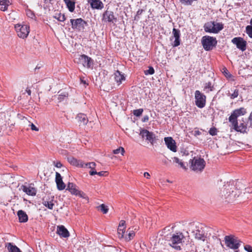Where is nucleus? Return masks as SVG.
I'll return each mask as SVG.
<instances>
[{"label":"nucleus","instance_id":"obj_46","mask_svg":"<svg viewBox=\"0 0 252 252\" xmlns=\"http://www.w3.org/2000/svg\"><path fill=\"white\" fill-rule=\"evenodd\" d=\"M222 72L226 78H230L231 75L229 73L228 70L225 67H223L222 69Z\"/></svg>","mask_w":252,"mask_h":252},{"label":"nucleus","instance_id":"obj_40","mask_svg":"<svg viewBox=\"0 0 252 252\" xmlns=\"http://www.w3.org/2000/svg\"><path fill=\"white\" fill-rule=\"evenodd\" d=\"M106 173V171H100L99 172H97L95 170H91L89 172L90 174L92 176L97 174V175H99V176H105V174Z\"/></svg>","mask_w":252,"mask_h":252},{"label":"nucleus","instance_id":"obj_33","mask_svg":"<svg viewBox=\"0 0 252 252\" xmlns=\"http://www.w3.org/2000/svg\"><path fill=\"white\" fill-rule=\"evenodd\" d=\"M58 93L59 94L58 96L59 102H61L62 101L64 100L65 99L67 98L68 96V94L66 91H60Z\"/></svg>","mask_w":252,"mask_h":252},{"label":"nucleus","instance_id":"obj_50","mask_svg":"<svg viewBox=\"0 0 252 252\" xmlns=\"http://www.w3.org/2000/svg\"><path fill=\"white\" fill-rule=\"evenodd\" d=\"M244 249L248 252H252V247L250 245H246Z\"/></svg>","mask_w":252,"mask_h":252},{"label":"nucleus","instance_id":"obj_25","mask_svg":"<svg viewBox=\"0 0 252 252\" xmlns=\"http://www.w3.org/2000/svg\"><path fill=\"white\" fill-rule=\"evenodd\" d=\"M80 126L86 125L88 122V119L86 115L84 114H79L76 117Z\"/></svg>","mask_w":252,"mask_h":252},{"label":"nucleus","instance_id":"obj_58","mask_svg":"<svg viewBox=\"0 0 252 252\" xmlns=\"http://www.w3.org/2000/svg\"><path fill=\"white\" fill-rule=\"evenodd\" d=\"M250 24L251 25V26H252V19L250 21Z\"/></svg>","mask_w":252,"mask_h":252},{"label":"nucleus","instance_id":"obj_43","mask_svg":"<svg viewBox=\"0 0 252 252\" xmlns=\"http://www.w3.org/2000/svg\"><path fill=\"white\" fill-rule=\"evenodd\" d=\"M143 112V109L142 108L136 109L133 111V114L136 117L140 116Z\"/></svg>","mask_w":252,"mask_h":252},{"label":"nucleus","instance_id":"obj_15","mask_svg":"<svg viewBox=\"0 0 252 252\" xmlns=\"http://www.w3.org/2000/svg\"><path fill=\"white\" fill-rule=\"evenodd\" d=\"M103 20L114 23L117 21V18L115 17L114 13L111 11L106 10L103 14Z\"/></svg>","mask_w":252,"mask_h":252},{"label":"nucleus","instance_id":"obj_59","mask_svg":"<svg viewBox=\"0 0 252 252\" xmlns=\"http://www.w3.org/2000/svg\"><path fill=\"white\" fill-rule=\"evenodd\" d=\"M235 252H238V251H236Z\"/></svg>","mask_w":252,"mask_h":252},{"label":"nucleus","instance_id":"obj_32","mask_svg":"<svg viewBox=\"0 0 252 252\" xmlns=\"http://www.w3.org/2000/svg\"><path fill=\"white\" fill-rule=\"evenodd\" d=\"M69 11L72 12L75 9V2L70 0H63Z\"/></svg>","mask_w":252,"mask_h":252},{"label":"nucleus","instance_id":"obj_52","mask_svg":"<svg viewBox=\"0 0 252 252\" xmlns=\"http://www.w3.org/2000/svg\"><path fill=\"white\" fill-rule=\"evenodd\" d=\"M144 176L147 178H149L150 175L148 172H145L144 173Z\"/></svg>","mask_w":252,"mask_h":252},{"label":"nucleus","instance_id":"obj_44","mask_svg":"<svg viewBox=\"0 0 252 252\" xmlns=\"http://www.w3.org/2000/svg\"><path fill=\"white\" fill-rule=\"evenodd\" d=\"M120 152L121 153L122 155H123L124 153H125V150L122 147H119V148H118V149H117L116 150H114L113 151V153L114 154H118Z\"/></svg>","mask_w":252,"mask_h":252},{"label":"nucleus","instance_id":"obj_30","mask_svg":"<svg viewBox=\"0 0 252 252\" xmlns=\"http://www.w3.org/2000/svg\"><path fill=\"white\" fill-rule=\"evenodd\" d=\"M6 247H7L9 252H22L19 248L11 243H8L6 245Z\"/></svg>","mask_w":252,"mask_h":252},{"label":"nucleus","instance_id":"obj_19","mask_svg":"<svg viewBox=\"0 0 252 252\" xmlns=\"http://www.w3.org/2000/svg\"><path fill=\"white\" fill-rule=\"evenodd\" d=\"M173 37L175 40L172 43V46L174 47H177L180 44V31L178 29L174 28L172 31Z\"/></svg>","mask_w":252,"mask_h":252},{"label":"nucleus","instance_id":"obj_48","mask_svg":"<svg viewBox=\"0 0 252 252\" xmlns=\"http://www.w3.org/2000/svg\"><path fill=\"white\" fill-rule=\"evenodd\" d=\"M238 94H239L238 90H235L234 91L233 93L231 94V96H230L231 98L233 99V98L237 97L238 95Z\"/></svg>","mask_w":252,"mask_h":252},{"label":"nucleus","instance_id":"obj_18","mask_svg":"<svg viewBox=\"0 0 252 252\" xmlns=\"http://www.w3.org/2000/svg\"><path fill=\"white\" fill-rule=\"evenodd\" d=\"M55 181L57 184V189L59 190H62L65 189V185L63 181L62 177L58 172L56 173Z\"/></svg>","mask_w":252,"mask_h":252},{"label":"nucleus","instance_id":"obj_7","mask_svg":"<svg viewBox=\"0 0 252 252\" xmlns=\"http://www.w3.org/2000/svg\"><path fill=\"white\" fill-rule=\"evenodd\" d=\"M15 29L18 36L23 39L27 37L30 32V27L28 25L16 24Z\"/></svg>","mask_w":252,"mask_h":252},{"label":"nucleus","instance_id":"obj_20","mask_svg":"<svg viewBox=\"0 0 252 252\" xmlns=\"http://www.w3.org/2000/svg\"><path fill=\"white\" fill-rule=\"evenodd\" d=\"M57 233L63 238H68L69 236V233L67 229L63 225H59L57 228Z\"/></svg>","mask_w":252,"mask_h":252},{"label":"nucleus","instance_id":"obj_28","mask_svg":"<svg viewBox=\"0 0 252 252\" xmlns=\"http://www.w3.org/2000/svg\"><path fill=\"white\" fill-rule=\"evenodd\" d=\"M114 78L115 80L117 82V83L119 85L120 84L122 81L125 80V77L123 74L121 73V72L117 70L114 73Z\"/></svg>","mask_w":252,"mask_h":252},{"label":"nucleus","instance_id":"obj_51","mask_svg":"<svg viewBox=\"0 0 252 252\" xmlns=\"http://www.w3.org/2000/svg\"><path fill=\"white\" fill-rule=\"evenodd\" d=\"M55 166L58 168H61L62 166V164L61 163V162H57L55 164Z\"/></svg>","mask_w":252,"mask_h":252},{"label":"nucleus","instance_id":"obj_22","mask_svg":"<svg viewBox=\"0 0 252 252\" xmlns=\"http://www.w3.org/2000/svg\"><path fill=\"white\" fill-rule=\"evenodd\" d=\"M79 60L82 63L83 66L89 68L92 65V59L87 55H82L80 56Z\"/></svg>","mask_w":252,"mask_h":252},{"label":"nucleus","instance_id":"obj_23","mask_svg":"<svg viewBox=\"0 0 252 252\" xmlns=\"http://www.w3.org/2000/svg\"><path fill=\"white\" fill-rule=\"evenodd\" d=\"M88 1L93 9H101L103 7V4L100 0H88Z\"/></svg>","mask_w":252,"mask_h":252},{"label":"nucleus","instance_id":"obj_34","mask_svg":"<svg viewBox=\"0 0 252 252\" xmlns=\"http://www.w3.org/2000/svg\"><path fill=\"white\" fill-rule=\"evenodd\" d=\"M128 234L125 235L124 239L126 241H129L132 239H133L135 236V232L133 230H131L130 228H129L127 230Z\"/></svg>","mask_w":252,"mask_h":252},{"label":"nucleus","instance_id":"obj_53","mask_svg":"<svg viewBox=\"0 0 252 252\" xmlns=\"http://www.w3.org/2000/svg\"><path fill=\"white\" fill-rule=\"evenodd\" d=\"M249 121H250L251 123H252V111L250 114V116L248 118Z\"/></svg>","mask_w":252,"mask_h":252},{"label":"nucleus","instance_id":"obj_36","mask_svg":"<svg viewBox=\"0 0 252 252\" xmlns=\"http://www.w3.org/2000/svg\"><path fill=\"white\" fill-rule=\"evenodd\" d=\"M173 161L176 163H178V165L180 166V167L186 169V166L185 165L183 162L180 160L179 158L177 157H174L173 158Z\"/></svg>","mask_w":252,"mask_h":252},{"label":"nucleus","instance_id":"obj_17","mask_svg":"<svg viewBox=\"0 0 252 252\" xmlns=\"http://www.w3.org/2000/svg\"><path fill=\"white\" fill-rule=\"evenodd\" d=\"M233 129L237 131L240 132L241 133H247V125L244 124V123H240L239 125H238V123L237 122V123H234L231 124Z\"/></svg>","mask_w":252,"mask_h":252},{"label":"nucleus","instance_id":"obj_41","mask_svg":"<svg viewBox=\"0 0 252 252\" xmlns=\"http://www.w3.org/2000/svg\"><path fill=\"white\" fill-rule=\"evenodd\" d=\"M155 70L152 66H149V69L144 71V73L145 75H152L154 74Z\"/></svg>","mask_w":252,"mask_h":252},{"label":"nucleus","instance_id":"obj_56","mask_svg":"<svg viewBox=\"0 0 252 252\" xmlns=\"http://www.w3.org/2000/svg\"><path fill=\"white\" fill-rule=\"evenodd\" d=\"M26 91L29 95L31 94V91L30 90L27 89Z\"/></svg>","mask_w":252,"mask_h":252},{"label":"nucleus","instance_id":"obj_24","mask_svg":"<svg viewBox=\"0 0 252 252\" xmlns=\"http://www.w3.org/2000/svg\"><path fill=\"white\" fill-rule=\"evenodd\" d=\"M53 201L54 196H52L51 198H49L48 199L47 197H44L43 199L42 204L48 209L52 210L54 206Z\"/></svg>","mask_w":252,"mask_h":252},{"label":"nucleus","instance_id":"obj_26","mask_svg":"<svg viewBox=\"0 0 252 252\" xmlns=\"http://www.w3.org/2000/svg\"><path fill=\"white\" fill-rule=\"evenodd\" d=\"M68 161L72 165L78 167H83L84 166V163L80 160H77L73 157H69L67 158Z\"/></svg>","mask_w":252,"mask_h":252},{"label":"nucleus","instance_id":"obj_29","mask_svg":"<svg viewBox=\"0 0 252 252\" xmlns=\"http://www.w3.org/2000/svg\"><path fill=\"white\" fill-rule=\"evenodd\" d=\"M11 4L9 0H0V9L5 11L7 10L8 7Z\"/></svg>","mask_w":252,"mask_h":252},{"label":"nucleus","instance_id":"obj_35","mask_svg":"<svg viewBox=\"0 0 252 252\" xmlns=\"http://www.w3.org/2000/svg\"><path fill=\"white\" fill-rule=\"evenodd\" d=\"M194 235L196 239L203 241L205 240V236L202 231L199 229L196 230L194 231Z\"/></svg>","mask_w":252,"mask_h":252},{"label":"nucleus","instance_id":"obj_1","mask_svg":"<svg viewBox=\"0 0 252 252\" xmlns=\"http://www.w3.org/2000/svg\"><path fill=\"white\" fill-rule=\"evenodd\" d=\"M239 189L234 185L233 183H227L224 185L222 189L221 190L222 197L228 203L233 202L236 198L240 194Z\"/></svg>","mask_w":252,"mask_h":252},{"label":"nucleus","instance_id":"obj_39","mask_svg":"<svg viewBox=\"0 0 252 252\" xmlns=\"http://www.w3.org/2000/svg\"><path fill=\"white\" fill-rule=\"evenodd\" d=\"M84 166L83 167H87L91 169V170H95L94 168L96 166L95 162H92L87 163H84Z\"/></svg>","mask_w":252,"mask_h":252},{"label":"nucleus","instance_id":"obj_57","mask_svg":"<svg viewBox=\"0 0 252 252\" xmlns=\"http://www.w3.org/2000/svg\"><path fill=\"white\" fill-rule=\"evenodd\" d=\"M143 12V10H139L137 12V15H140Z\"/></svg>","mask_w":252,"mask_h":252},{"label":"nucleus","instance_id":"obj_37","mask_svg":"<svg viewBox=\"0 0 252 252\" xmlns=\"http://www.w3.org/2000/svg\"><path fill=\"white\" fill-rule=\"evenodd\" d=\"M54 18L57 19L59 21L63 22L65 20L64 14L59 13L54 16Z\"/></svg>","mask_w":252,"mask_h":252},{"label":"nucleus","instance_id":"obj_45","mask_svg":"<svg viewBox=\"0 0 252 252\" xmlns=\"http://www.w3.org/2000/svg\"><path fill=\"white\" fill-rule=\"evenodd\" d=\"M246 32L249 37L252 38V26H247L246 28Z\"/></svg>","mask_w":252,"mask_h":252},{"label":"nucleus","instance_id":"obj_31","mask_svg":"<svg viewBox=\"0 0 252 252\" xmlns=\"http://www.w3.org/2000/svg\"><path fill=\"white\" fill-rule=\"evenodd\" d=\"M215 90L214 84L211 82H206L204 84V91L206 93L213 91Z\"/></svg>","mask_w":252,"mask_h":252},{"label":"nucleus","instance_id":"obj_4","mask_svg":"<svg viewBox=\"0 0 252 252\" xmlns=\"http://www.w3.org/2000/svg\"><path fill=\"white\" fill-rule=\"evenodd\" d=\"M201 43L203 47L206 51H210L212 50L214 47H216L217 44V41L215 37L205 35L202 37Z\"/></svg>","mask_w":252,"mask_h":252},{"label":"nucleus","instance_id":"obj_6","mask_svg":"<svg viewBox=\"0 0 252 252\" xmlns=\"http://www.w3.org/2000/svg\"><path fill=\"white\" fill-rule=\"evenodd\" d=\"M226 246L231 249L236 250L240 247V241L233 235H227L224 237Z\"/></svg>","mask_w":252,"mask_h":252},{"label":"nucleus","instance_id":"obj_16","mask_svg":"<svg viewBox=\"0 0 252 252\" xmlns=\"http://www.w3.org/2000/svg\"><path fill=\"white\" fill-rule=\"evenodd\" d=\"M21 189L24 192L29 195L35 196L36 194V189L32 187V185L28 186L22 185Z\"/></svg>","mask_w":252,"mask_h":252},{"label":"nucleus","instance_id":"obj_12","mask_svg":"<svg viewBox=\"0 0 252 252\" xmlns=\"http://www.w3.org/2000/svg\"><path fill=\"white\" fill-rule=\"evenodd\" d=\"M67 190H68L72 194L78 195L82 197H84L85 194L80 191L76 185L72 183L69 182L67 186Z\"/></svg>","mask_w":252,"mask_h":252},{"label":"nucleus","instance_id":"obj_3","mask_svg":"<svg viewBox=\"0 0 252 252\" xmlns=\"http://www.w3.org/2000/svg\"><path fill=\"white\" fill-rule=\"evenodd\" d=\"M190 163V168L195 172H201L204 168L206 162L203 158L198 157H194L189 160Z\"/></svg>","mask_w":252,"mask_h":252},{"label":"nucleus","instance_id":"obj_9","mask_svg":"<svg viewBox=\"0 0 252 252\" xmlns=\"http://www.w3.org/2000/svg\"><path fill=\"white\" fill-rule=\"evenodd\" d=\"M247 113L246 109L244 107H241L239 109L234 110L229 116L228 120L231 124L237 123L238 122L237 118L238 117L243 116Z\"/></svg>","mask_w":252,"mask_h":252},{"label":"nucleus","instance_id":"obj_5","mask_svg":"<svg viewBox=\"0 0 252 252\" xmlns=\"http://www.w3.org/2000/svg\"><path fill=\"white\" fill-rule=\"evenodd\" d=\"M184 238V236L182 233L178 232L173 234L169 240V245L176 251L181 250L180 244L182 243V240Z\"/></svg>","mask_w":252,"mask_h":252},{"label":"nucleus","instance_id":"obj_49","mask_svg":"<svg viewBox=\"0 0 252 252\" xmlns=\"http://www.w3.org/2000/svg\"><path fill=\"white\" fill-rule=\"evenodd\" d=\"M31 127V128L32 130H34L38 131L39 130L38 128H37L32 123L29 125Z\"/></svg>","mask_w":252,"mask_h":252},{"label":"nucleus","instance_id":"obj_13","mask_svg":"<svg viewBox=\"0 0 252 252\" xmlns=\"http://www.w3.org/2000/svg\"><path fill=\"white\" fill-rule=\"evenodd\" d=\"M231 42L236 45L237 47L242 51L246 50L247 42L242 37H234L231 40Z\"/></svg>","mask_w":252,"mask_h":252},{"label":"nucleus","instance_id":"obj_2","mask_svg":"<svg viewBox=\"0 0 252 252\" xmlns=\"http://www.w3.org/2000/svg\"><path fill=\"white\" fill-rule=\"evenodd\" d=\"M203 28L206 32L218 33L223 29V24L221 23L210 21L206 23Z\"/></svg>","mask_w":252,"mask_h":252},{"label":"nucleus","instance_id":"obj_14","mask_svg":"<svg viewBox=\"0 0 252 252\" xmlns=\"http://www.w3.org/2000/svg\"><path fill=\"white\" fill-rule=\"evenodd\" d=\"M164 141L167 148L173 152L177 151V146L176 142L171 137H167L164 138Z\"/></svg>","mask_w":252,"mask_h":252},{"label":"nucleus","instance_id":"obj_47","mask_svg":"<svg viewBox=\"0 0 252 252\" xmlns=\"http://www.w3.org/2000/svg\"><path fill=\"white\" fill-rule=\"evenodd\" d=\"M209 133L212 136H215L217 134V129L216 127H212L210 129Z\"/></svg>","mask_w":252,"mask_h":252},{"label":"nucleus","instance_id":"obj_27","mask_svg":"<svg viewBox=\"0 0 252 252\" xmlns=\"http://www.w3.org/2000/svg\"><path fill=\"white\" fill-rule=\"evenodd\" d=\"M19 220L20 222H26L28 220V217L26 213L23 210H19L17 212Z\"/></svg>","mask_w":252,"mask_h":252},{"label":"nucleus","instance_id":"obj_42","mask_svg":"<svg viewBox=\"0 0 252 252\" xmlns=\"http://www.w3.org/2000/svg\"><path fill=\"white\" fill-rule=\"evenodd\" d=\"M98 208H99L100 210L103 212V214H106L108 211L107 206H105L103 204L99 206Z\"/></svg>","mask_w":252,"mask_h":252},{"label":"nucleus","instance_id":"obj_10","mask_svg":"<svg viewBox=\"0 0 252 252\" xmlns=\"http://www.w3.org/2000/svg\"><path fill=\"white\" fill-rule=\"evenodd\" d=\"M206 96L199 91L195 92V105L200 108H202L206 105Z\"/></svg>","mask_w":252,"mask_h":252},{"label":"nucleus","instance_id":"obj_55","mask_svg":"<svg viewBox=\"0 0 252 252\" xmlns=\"http://www.w3.org/2000/svg\"><path fill=\"white\" fill-rule=\"evenodd\" d=\"M80 80H81V83H82L83 84H85V85H87V83H86V80H84L82 78H80Z\"/></svg>","mask_w":252,"mask_h":252},{"label":"nucleus","instance_id":"obj_38","mask_svg":"<svg viewBox=\"0 0 252 252\" xmlns=\"http://www.w3.org/2000/svg\"><path fill=\"white\" fill-rule=\"evenodd\" d=\"M198 0H179L180 3L184 5H191L193 2Z\"/></svg>","mask_w":252,"mask_h":252},{"label":"nucleus","instance_id":"obj_21","mask_svg":"<svg viewBox=\"0 0 252 252\" xmlns=\"http://www.w3.org/2000/svg\"><path fill=\"white\" fill-rule=\"evenodd\" d=\"M126 228V221L124 220H121L119 223L118 228V233L120 238H123L125 236V233Z\"/></svg>","mask_w":252,"mask_h":252},{"label":"nucleus","instance_id":"obj_11","mask_svg":"<svg viewBox=\"0 0 252 252\" xmlns=\"http://www.w3.org/2000/svg\"><path fill=\"white\" fill-rule=\"evenodd\" d=\"M140 135L142 138H146V139L153 145L156 140L155 134L149 130L145 129H141L140 132Z\"/></svg>","mask_w":252,"mask_h":252},{"label":"nucleus","instance_id":"obj_8","mask_svg":"<svg viewBox=\"0 0 252 252\" xmlns=\"http://www.w3.org/2000/svg\"><path fill=\"white\" fill-rule=\"evenodd\" d=\"M72 28L78 31H83L85 27L87 25V22L82 18H77L76 19H70Z\"/></svg>","mask_w":252,"mask_h":252},{"label":"nucleus","instance_id":"obj_54","mask_svg":"<svg viewBox=\"0 0 252 252\" xmlns=\"http://www.w3.org/2000/svg\"><path fill=\"white\" fill-rule=\"evenodd\" d=\"M149 120V117L148 116H146L143 118V122H147Z\"/></svg>","mask_w":252,"mask_h":252}]
</instances>
